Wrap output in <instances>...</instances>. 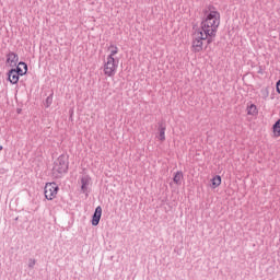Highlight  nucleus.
Returning a JSON list of instances; mask_svg holds the SVG:
<instances>
[{
    "instance_id": "f8f14e48",
    "label": "nucleus",
    "mask_w": 280,
    "mask_h": 280,
    "mask_svg": "<svg viewBox=\"0 0 280 280\" xmlns=\"http://www.w3.org/2000/svg\"><path fill=\"white\" fill-rule=\"evenodd\" d=\"M259 114V109H257V105L256 104H250L249 106H247V115H258Z\"/></svg>"
},
{
    "instance_id": "9b49d317",
    "label": "nucleus",
    "mask_w": 280,
    "mask_h": 280,
    "mask_svg": "<svg viewBox=\"0 0 280 280\" xmlns=\"http://www.w3.org/2000/svg\"><path fill=\"white\" fill-rule=\"evenodd\" d=\"M108 51H109V55L107 56V58H115V56H117V54H119V48L112 44L108 47Z\"/></svg>"
},
{
    "instance_id": "6ab92c4d",
    "label": "nucleus",
    "mask_w": 280,
    "mask_h": 280,
    "mask_svg": "<svg viewBox=\"0 0 280 280\" xmlns=\"http://www.w3.org/2000/svg\"><path fill=\"white\" fill-rule=\"evenodd\" d=\"M5 172H7L5 168L0 167V175H1V174H5Z\"/></svg>"
},
{
    "instance_id": "f257e3e1",
    "label": "nucleus",
    "mask_w": 280,
    "mask_h": 280,
    "mask_svg": "<svg viewBox=\"0 0 280 280\" xmlns=\"http://www.w3.org/2000/svg\"><path fill=\"white\" fill-rule=\"evenodd\" d=\"M211 9H213V7H209V13H206L200 28L194 33L192 50L195 54L202 51L203 40H207V45H211L218 34V28L220 27V12Z\"/></svg>"
},
{
    "instance_id": "dca6fc26",
    "label": "nucleus",
    "mask_w": 280,
    "mask_h": 280,
    "mask_svg": "<svg viewBox=\"0 0 280 280\" xmlns=\"http://www.w3.org/2000/svg\"><path fill=\"white\" fill-rule=\"evenodd\" d=\"M54 104V93H51L49 96L46 98V108H49Z\"/></svg>"
},
{
    "instance_id": "2eb2a0df",
    "label": "nucleus",
    "mask_w": 280,
    "mask_h": 280,
    "mask_svg": "<svg viewBox=\"0 0 280 280\" xmlns=\"http://www.w3.org/2000/svg\"><path fill=\"white\" fill-rule=\"evenodd\" d=\"M273 132L276 135V137H280V119H278L275 124H273Z\"/></svg>"
},
{
    "instance_id": "a211bd4d",
    "label": "nucleus",
    "mask_w": 280,
    "mask_h": 280,
    "mask_svg": "<svg viewBox=\"0 0 280 280\" xmlns=\"http://www.w3.org/2000/svg\"><path fill=\"white\" fill-rule=\"evenodd\" d=\"M276 89H277V92L280 94V80L277 82Z\"/></svg>"
},
{
    "instance_id": "7ed1b4c3",
    "label": "nucleus",
    "mask_w": 280,
    "mask_h": 280,
    "mask_svg": "<svg viewBox=\"0 0 280 280\" xmlns=\"http://www.w3.org/2000/svg\"><path fill=\"white\" fill-rule=\"evenodd\" d=\"M117 69H119V59L107 57L103 69L105 75H107V78L115 77Z\"/></svg>"
},
{
    "instance_id": "423d86ee",
    "label": "nucleus",
    "mask_w": 280,
    "mask_h": 280,
    "mask_svg": "<svg viewBox=\"0 0 280 280\" xmlns=\"http://www.w3.org/2000/svg\"><path fill=\"white\" fill-rule=\"evenodd\" d=\"M100 220H102V207H96L93 217H92V226H97L100 224Z\"/></svg>"
},
{
    "instance_id": "6e6552de",
    "label": "nucleus",
    "mask_w": 280,
    "mask_h": 280,
    "mask_svg": "<svg viewBox=\"0 0 280 280\" xmlns=\"http://www.w3.org/2000/svg\"><path fill=\"white\" fill-rule=\"evenodd\" d=\"M14 72L18 73V75H25V73H27V63L21 61L19 62V66L16 67V69H14Z\"/></svg>"
},
{
    "instance_id": "f03ea898",
    "label": "nucleus",
    "mask_w": 280,
    "mask_h": 280,
    "mask_svg": "<svg viewBox=\"0 0 280 280\" xmlns=\"http://www.w3.org/2000/svg\"><path fill=\"white\" fill-rule=\"evenodd\" d=\"M69 171V156L66 154L59 155L55 161L52 166V176L54 178H62L65 174Z\"/></svg>"
},
{
    "instance_id": "20e7f679",
    "label": "nucleus",
    "mask_w": 280,
    "mask_h": 280,
    "mask_svg": "<svg viewBox=\"0 0 280 280\" xmlns=\"http://www.w3.org/2000/svg\"><path fill=\"white\" fill-rule=\"evenodd\" d=\"M58 184L56 183H47L44 188V194L46 200H54L56 196H58Z\"/></svg>"
},
{
    "instance_id": "ddd939ff",
    "label": "nucleus",
    "mask_w": 280,
    "mask_h": 280,
    "mask_svg": "<svg viewBox=\"0 0 280 280\" xmlns=\"http://www.w3.org/2000/svg\"><path fill=\"white\" fill-rule=\"evenodd\" d=\"M175 185H180L183 183V172L177 171L173 177Z\"/></svg>"
},
{
    "instance_id": "1a4fd4ad",
    "label": "nucleus",
    "mask_w": 280,
    "mask_h": 280,
    "mask_svg": "<svg viewBox=\"0 0 280 280\" xmlns=\"http://www.w3.org/2000/svg\"><path fill=\"white\" fill-rule=\"evenodd\" d=\"M7 62H9V65H16L19 62V55L12 51L9 52L7 55Z\"/></svg>"
},
{
    "instance_id": "f3484780",
    "label": "nucleus",
    "mask_w": 280,
    "mask_h": 280,
    "mask_svg": "<svg viewBox=\"0 0 280 280\" xmlns=\"http://www.w3.org/2000/svg\"><path fill=\"white\" fill-rule=\"evenodd\" d=\"M35 266H36V259L31 258V259L28 260V268H34Z\"/></svg>"
},
{
    "instance_id": "9d476101",
    "label": "nucleus",
    "mask_w": 280,
    "mask_h": 280,
    "mask_svg": "<svg viewBox=\"0 0 280 280\" xmlns=\"http://www.w3.org/2000/svg\"><path fill=\"white\" fill-rule=\"evenodd\" d=\"M158 130H159V139H160V141H165V130H166L165 124L160 122Z\"/></svg>"
},
{
    "instance_id": "0eeeda50",
    "label": "nucleus",
    "mask_w": 280,
    "mask_h": 280,
    "mask_svg": "<svg viewBox=\"0 0 280 280\" xmlns=\"http://www.w3.org/2000/svg\"><path fill=\"white\" fill-rule=\"evenodd\" d=\"M19 72H15L14 69H11L8 72V80L11 84H19Z\"/></svg>"
},
{
    "instance_id": "4468645a",
    "label": "nucleus",
    "mask_w": 280,
    "mask_h": 280,
    "mask_svg": "<svg viewBox=\"0 0 280 280\" xmlns=\"http://www.w3.org/2000/svg\"><path fill=\"white\" fill-rule=\"evenodd\" d=\"M220 185H222V177L217 175L212 178V187L215 189V187H220Z\"/></svg>"
},
{
    "instance_id": "39448f33",
    "label": "nucleus",
    "mask_w": 280,
    "mask_h": 280,
    "mask_svg": "<svg viewBox=\"0 0 280 280\" xmlns=\"http://www.w3.org/2000/svg\"><path fill=\"white\" fill-rule=\"evenodd\" d=\"M89 185H91V176L83 175L81 177V191H82V194H89Z\"/></svg>"
},
{
    "instance_id": "aec40b11",
    "label": "nucleus",
    "mask_w": 280,
    "mask_h": 280,
    "mask_svg": "<svg viewBox=\"0 0 280 280\" xmlns=\"http://www.w3.org/2000/svg\"><path fill=\"white\" fill-rule=\"evenodd\" d=\"M1 150H3V145H0V152H1Z\"/></svg>"
}]
</instances>
